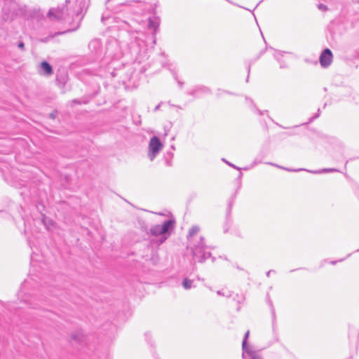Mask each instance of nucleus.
<instances>
[{"label": "nucleus", "mask_w": 359, "mask_h": 359, "mask_svg": "<svg viewBox=\"0 0 359 359\" xmlns=\"http://www.w3.org/2000/svg\"><path fill=\"white\" fill-rule=\"evenodd\" d=\"M174 225L175 222L172 219L168 220L163 223L159 232V234L161 235L163 238L161 242L165 241L168 236L170 234L171 231L173 230Z\"/></svg>", "instance_id": "obj_1"}, {"label": "nucleus", "mask_w": 359, "mask_h": 359, "mask_svg": "<svg viewBox=\"0 0 359 359\" xmlns=\"http://www.w3.org/2000/svg\"><path fill=\"white\" fill-rule=\"evenodd\" d=\"M24 46H25V44H24V43H22V42H21V43H20L18 44V47H19L20 48H22H22H24Z\"/></svg>", "instance_id": "obj_7"}, {"label": "nucleus", "mask_w": 359, "mask_h": 359, "mask_svg": "<svg viewBox=\"0 0 359 359\" xmlns=\"http://www.w3.org/2000/svg\"><path fill=\"white\" fill-rule=\"evenodd\" d=\"M332 62V53L328 48L325 49L320 55V62L321 66L328 67Z\"/></svg>", "instance_id": "obj_2"}, {"label": "nucleus", "mask_w": 359, "mask_h": 359, "mask_svg": "<svg viewBox=\"0 0 359 359\" xmlns=\"http://www.w3.org/2000/svg\"><path fill=\"white\" fill-rule=\"evenodd\" d=\"M192 281L188 278H184L182 283L184 289L188 290L191 287Z\"/></svg>", "instance_id": "obj_5"}, {"label": "nucleus", "mask_w": 359, "mask_h": 359, "mask_svg": "<svg viewBox=\"0 0 359 359\" xmlns=\"http://www.w3.org/2000/svg\"><path fill=\"white\" fill-rule=\"evenodd\" d=\"M42 69L45 72L47 75H50L53 73L51 66L46 61H43L41 64Z\"/></svg>", "instance_id": "obj_4"}, {"label": "nucleus", "mask_w": 359, "mask_h": 359, "mask_svg": "<svg viewBox=\"0 0 359 359\" xmlns=\"http://www.w3.org/2000/svg\"><path fill=\"white\" fill-rule=\"evenodd\" d=\"M158 149H160V146H161V144H160L159 142H158Z\"/></svg>", "instance_id": "obj_8"}, {"label": "nucleus", "mask_w": 359, "mask_h": 359, "mask_svg": "<svg viewBox=\"0 0 359 359\" xmlns=\"http://www.w3.org/2000/svg\"><path fill=\"white\" fill-rule=\"evenodd\" d=\"M157 153V137H154L149 144V156L151 160H154Z\"/></svg>", "instance_id": "obj_3"}, {"label": "nucleus", "mask_w": 359, "mask_h": 359, "mask_svg": "<svg viewBox=\"0 0 359 359\" xmlns=\"http://www.w3.org/2000/svg\"><path fill=\"white\" fill-rule=\"evenodd\" d=\"M48 16L50 17H55V15L53 14L52 11H50L48 13Z\"/></svg>", "instance_id": "obj_6"}]
</instances>
